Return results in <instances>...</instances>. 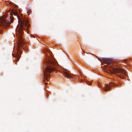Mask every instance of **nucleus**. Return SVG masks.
<instances>
[{
    "label": "nucleus",
    "instance_id": "ddd939ff",
    "mask_svg": "<svg viewBox=\"0 0 132 132\" xmlns=\"http://www.w3.org/2000/svg\"><path fill=\"white\" fill-rule=\"evenodd\" d=\"M9 12L10 11V10H9Z\"/></svg>",
    "mask_w": 132,
    "mask_h": 132
},
{
    "label": "nucleus",
    "instance_id": "6e6552de",
    "mask_svg": "<svg viewBox=\"0 0 132 132\" xmlns=\"http://www.w3.org/2000/svg\"><path fill=\"white\" fill-rule=\"evenodd\" d=\"M111 84H108L106 86V87L105 88V90L106 91L108 90H109L110 89V87L111 86Z\"/></svg>",
    "mask_w": 132,
    "mask_h": 132
},
{
    "label": "nucleus",
    "instance_id": "f8f14e48",
    "mask_svg": "<svg viewBox=\"0 0 132 132\" xmlns=\"http://www.w3.org/2000/svg\"><path fill=\"white\" fill-rule=\"evenodd\" d=\"M9 6H10V4L9 2Z\"/></svg>",
    "mask_w": 132,
    "mask_h": 132
},
{
    "label": "nucleus",
    "instance_id": "0eeeda50",
    "mask_svg": "<svg viewBox=\"0 0 132 132\" xmlns=\"http://www.w3.org/2000/svg\"><path fill=\"white\" fill-rule=\"evenodd\" d=\"M65 76L67 77V78L71 79L72 78L71 76L69 73L67 72H64Z\"/></svg>",
    "mask_w": 132,
    "mask_h": 132
},
{
    "label": "nucleus",
    "instance_id": "4468645a",
    "mask_svg": "<svg viewBox=\"0 0 132 132\" xmlns=\"http://www.w3.org/2000/svg\"><path fill=\"white\" fill-rule=\"evenodd\" d=\"M119 76V77H120V76H119H119Z\"/></svg>",
    "mask_w": 132,
    "mask_h": 132
},
{
    "label": "nucleus",
    "instance_id": "f03ea898",
    "mask_svg": "<svg viewBox=\"0 0 132 132\" xmlns=\"http://www.w3.org/2000/svg\"><path fill=\"white\" fill-rule=\"evenodd\" d=\"M24 23L23 22H22L21 24H20V28L19 29V35L18 36V40L20 44L22 45L24 44V42L23 40L22 39L21 35L23 34V29L24 28Z\"/></svg>",
    "mask_w": 132,
    "mask_h": 132
},
{
    "label": "nucleus",
    "instance_id": "20e7f679",
    "mask_svg": "<svg viewBox=\"0 0 132 132\" xmlns=\"http://www.w3.org/2000/svg\"><path fill=\"white\" fill-rule=\"evenodd\" d=\"M111 72L112 73L115 74L117 73H121L124 74L126 73L125 71L122 69L116 68V67H111L110 68Z\"/></svg>",
    "mask_w": 132,
    "mask_h": 132
},
{
    "label": "nucleus",
    "instance_id": "9b49d317",
    "mask_svg": "<svg viewBox=\"0 0 132 132\" xmlns=\"http://www.w3.org/2000/svg\"><path fill=\"white\" fill-rule=\"evenodd\" d=\"M48 75H49V74H46V73H45V74H44L45 76H46V77H47V76H48Z\"/></svg>",
    "mask_w": 132,
    "mask_h": 132
},
{
    "label": "nucleus",
    "instance_id": "423d86ee",
    "mask_svg": "<svg viewBox=\"0 0 132 132\" xmlns=\"http://www.w3.org/2000/svg\"><path fill=\"white\" fill-rule=\"evenodd\" d=\"M10 14L11 15V16H10V20H9V24H10L12 23L13 22L14 19L13 17H12L11 15L12 14L11 13V12L10 13Z\"/></svg>",
    "mask_w": 132,
    "mask_h": 132
},
{
    "label": "nucleus",
    "instance_id": "f257e3e1",
    "mask_svg": "<svg viewBox=\"0 0 132 132\" xmlns=\"http://www.w3.org/2000/svg\"><path fill=\"white\" fill-rule=\"evenodd\" d=\"M54 63L51 59H48L45 61L43 67V69L45 72H51L55 70V69L53 67Z\"/></svg>",
    "mask_w": 132,
    "mask_h": 132
},
{
    "label": "nucleus",
    "instance_id": "7ed1b4c3",
    "mask_svg": "<svg viewBox=\"0 0 132 132\" xmlns=\"http://www.w3.org/2000/svg\"><path fill=\"white\" fill-rule=\"evenodd\" d=\"M8 18L6 16L3 15L0 18V26L2 25L5 29H7L8 25Z\"/></svg>",
    "mask_w": 132,
    "mask_h": 132
},
{
    "label": "nucleus",
    "instance_id": "39448f33",
    "mask_svg": "<svg viewBox=\"0 0 132 132\" xmlns=\"http://www.w3.org/2000/svg\"><path fill=\"white\" fill-rule=\"evenodd\" d=\"M101 59L102 60L104 61V63L106 64L111 63L112 62V59L109 58L101 57Z\"/></svg>",
    "mask_w": 132,
    "mask_h": 132
},
{
    "label": "nucleus",
    "instance_id": "1a4fd4ad",
    "mask_svg": "<svg viewBox=\"0 0 132 132\" xmlns=\"http://www.w3.org/2000/svg\"><path fill=\"white\" fill-rule=\"evenodd\" d=\"M20 57L19 56H16V57L17 58V60H16V62L18 61H19V59H20Z\"/></svg>",
    "mask_w": 132,
    "mask_h": 132
},
{
    "label": "nucleus",
    "instance_id": "9d476101",
    "mask_svg": "<svg viewBox=\"0 0 132 132\" xmlns=\"http://www.w3.org/2000/svg\"><path fill=\"white\" fill-rule=\"evenodd\" d=\"M12 50H13L12 49L11 50V52H10V54H11L12 55V56H13L14 55V54H13V53H12V51H13Z\"/></svg>",
    "mask_w": 132,
    "mask_h": 132
}]
</instances>
